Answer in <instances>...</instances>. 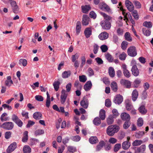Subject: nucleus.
Wrapping results in <instances>:
<instances>
[{
  "label": "nucleus",
  "mask_w": 153,
  "mask_h": 153,
  "mask_svg": "<svg viewBox=\"0 0 153 153\" xmlns=\"http://www.w3.org/2000/svg\"><path fill=\"white\" fill-rule=\"evenodd\" d=\"M128 16L129 18L130 19L131 21H133V19H132V17L129 13H126L124 16V20H126V22H127V21L128 20Z\"/></svg>",
  "instance_id": "obj_52"
},
{
  "label": "nucleus",
  "mask_w": 153,
  "mask_h": 153,
  "mask_svg": "<svg viewBox=\"0 0 153 153\" xmlns=\"http://www.w3.org/2000/svg\"><path fill=\"white\" fill-rule=\"evenodd\" d=\"M100 48L102 52H106L108 49L107 46L105 45H102L100 46Z\"/></svg>",
  "instance_id": "obj_46"
},
{
  "label": "nucleus",
  "mask_w": 153,
  "mask_h": 153,
  "mask_svg": "<svg viewBox=\"0 0 153 153\" xmlns=\"http://www.w3.org/2000/svg\"><path fill=\"white\" fill-rule=\"evenodd\" d=\"M135 62L134 60H132L131 62V65L132 67L131 69V71L132 74L134 76H137L139 75V71L137 66L134 65Z\"/></svg>",
  "instance_id": "obj_3"
},
{
  "label": "nucleus",
  "mask_w": 153,
  "mask_h": 153,
  "mask_svg": "<svg viewBox=\"0 0 153 153\" xmlns=\"http://www.w3.org/2000/svg\"><path fill=\"white\" fill-rule=\"evenodd\" d=\"M68 150L70 152H73L76 151V148L73 146H69L68 147Z\"/></svg>",
  "instance_id": "obj_62"
},
{
  "label": "nucleus",
  "mask_w": 153,
  "mask_h": 153,
  "mask_svg": "<svg viewBox=\"0 0 153 153\" xmlns=\"http://www.w3.org/2000/svg\"><path fill=\"white\" fill-rule=\"evenodd\" d=\"M105 111L103 109H101L100 111L99 117L100 119L102 120H104L105 117Z\"/></svg>",
  "instance_id": "obj_29"
},
{
  "label": "nucleus",
  "mask_w": 153,
  "mask_h": 153,
  "mask_svg": "<svg viewBox=\"0 0 153 153\" xmlns=\"http://www.w3.org/2000/svg\"><path fill=\"white\" fill-rule=\"evenodd\" d=\"M92 84L90 81L87 82L84 86V88L86 91L89 90L91 88Z\"/></svg>",
  "instance_id": "obj_20"
},
{
  "label": "nucleus",
  "mask_w": 153,
  "mask_h": 153,
  "mask_svg": "<svg viewBox=\"0 0 153 153\" xmlns=\"http://www.w3.org/2000/svg\"><path fill=\"white\" fill-rule=\"evenodd\" d=\"M105 104L107 107H110L111 105V102L109 99H107L105 101Z\"/></svg>",
  "instance_id": "obj_61"
},
{
  "label": "nucleus",
  "mask_w": 153,
  "mask_h": 153,
  "mask_svg": "<svg viewBox=\"0 0 153 153\" xmlns=\"http://www.w3.org/2000/svg\"><path fill=\"white\" fill-rule=\"evenodd\" d=\"M67 96V94L66 93L65 90L62 91V94L61 95V102L62 104H63L65 102Z\"/></svg>",
  "instance_id": "obj_13"
},
{
  "label": "nucleus",
  "mask_w": 153,
  "mask_h": 153,
  "mask_svg": "<svg viewBox=\"0 0 153 153\" xmlns=\"http://www.w3.org/2000/svg\"><path fill=\"white\" fill-rule=\"evenodd\" d=\"M98 37L101 40H105L108 38V34L106 32H103L99 34Z\"/></svg>",
  "instance_id": "obj_17"
},
{
  "label": "nucleus",
  "mask_w": 153,
  "mask_h": 153,
  "mask_svg": "<svg viewBox=\"0 0 153 153\" xmlns=\"http://www.w3.org/2000/svg\"><path fill=\"white\" fill-rule=\"evenodd\" d=\"M71 74V72L69 71H64L62 74V77L63 78H67L70 76Z\"/></svg>",
  "instance_id": "obj_28"
},
{
  "label": "nucleus",
  "mask_w": 153,
  "mask_h": 153,
  "mask_svg": "<svg viewBox=\"0 0 153 153\" xmlns=\"http://www.w3.org/2000/svg\"><path fill=\"white\" fill-rule=\"evenodd\" d=\"M125 104L126 109L127 110L130 111L133 108V106L131 101L129 100H126Z\"/></svg>",
  "instance_id": "obj_19"
},
{
  "label": "nucleus",
  "mask_w": 153,
  "mask_h": 153,
  "mask_svg": "<svg viewBox=\"0 0 153 153\" xmlns=\"http://www.w3.org/2000/svg\"><path fill=\"white\" fill-rule=\"evenodd\" d=\"M42 114L40 112H37L33 114V117L35 119H40L42 118Z\"/></svg>",
  "instance_id": "obj_27"
},
{
  "label": "nucleus",
  "mask_w": 153,
  "mask_h": 153,
  "mask_svg": "<svg viewBox=\"0 0 153 153\" xmlns=\"http://www.w3.org/2000/svg\"><path fill=\"white\" fill-rule=\"evenodd\" d=\"M16 147V143L13 142L7 148V151L8 153H10L13 151Z\"/></svg>",
  "instance_id": "obj_14"
},
{
  "label": "nucleus",
  "mask_w": 153,
  "mask_h": 153,
  "mask_svg": "<svg viewBox=\"0 0 153 153\" xmlns=\"http://www.w3.org/2000/svg\"><path fill=\"white\" fill-rule=\"evenodd\" d=\"M60 82L58 81H55L53 84V85L55 90L57 91L59 88Z\"/></svg>",
  "instance_id": "obj_42"
},
{
  "label": "nucleus",
  "mask_w": 153,
  "mask_h": 153,
  "mask_svg": "<svg viewBox=\"0 0 153 153\" xmlns=\"http://www.w3.org/2000/svg\"><path fill=\"white\" fill-rule=\"evenodd\" d=\"M121 118L123 120H130V117L129 115L126 112H123L121 114Z\"/></svg>",
  "instance_id": "obj_18"
},
{
  "label": "nucleus",
  "mask_w": 153,
  "mask_h": 153,
  "mask_svg": "<svg viewBox=\"0 0 153 153\" xmlns=\"http://www.w3.org/2000/svg\"><path fill=\"white\" fill-rule=\"evenodd\" d=\"M99 7L101 9L105 10L107 12H109L110 10V9L109 7L105 3L102 2L99 5Z\"/></svg>",
  "instance_id": "obj_11"
},
{
  "label": "nucleus",
  "mask_w": 153,
  "mask_h": 153,
  "mask_svg": "<svg viewBox=\"0 0 153 153\" xmlns=\"http://www.w3.org/2000/svg\"><path fill=\"white\" fill-rule=\"evenodd\" d=\"M137 126H138L140 127L142 126L143 124V120L142 118H139L137 120Z\"/></svg>",
  "instance_id": "obj_58"
},
{
  "label": "nucleus",
  "mask_w": 153,
  "mask_h": 153,
  "mask_svg": "<svg viewBox=\"0 0 153 153\" xmlns=\"http://www.w3.org/2000/svg\"><path fill=\"white\" fill-rule=\"evenodd\" d=\"M7 114L6 113H4L2 114L0 117V120L2 122L6 121L8 120V118L7 117Z\"/></svg>",
  "instance_id": "obj_33"
},
{
  "label": "nucleus",
  "mask_w": 153,
  "mask_h": 153,
  "mask_svg": "<svg viewBox=\"0 0 153 153\" xmlns=\"http://www.w3.org/2000/svg\"><path fill=\"white\" fill-rule=\"evenodd\" d=\"M101 123L100 119L98 117L95 118L93 120L94 124L96 126H98Z\"/></svg>",
  "instance_id": "obj_43"
},
{
  "label": "nucleus",
  "mask_w": 153,
  "mask_h": 153,
  "mask_svg": "<svg viewBox=\"0 0 153 153\" xmlns=\"http://www.w3.org/2000/svg\"><path fill=\"white\" fill-rule=\"evenodd\" d=\"M104 145V142L103 141H101L100 142L99 144L97 145L96 150L97 151H100Z\"/></svg>",
  "instance_id": "obj_37"
},
{
  "label": "nucleus",
  "mask_w": 153,
  "mask_h": 153,
  "mask_svg": "<svg viewBox=\"0 0 153 153\" xmlns=\"http://www.w3.org/2000/svg\"><path fill=\"white\" fill-rule=\"evenodd\" d=\"M12 7L13 12L14 13H18L19 12V7L15 1H11L9 2Z\"/></svg>",
  "instance_id": "obj_9"
},
{
  "label": "nucleus",
  "mask_w": 153,
  "mask_h": 153,
  "mask_svg": "<svg viewBox=\"0 0 153 153\" xmlns=\"http://www.w3.org/2000/svg\"><path fill=\"white\" fill-rule=\"evenodd\" d=\"M19 64H22L24 66H25L27 64V62L26 59H20L19 60Z\"/></svg>",
  "instance_id": "obj_49"
},
{
  "label": "nucleus",
  "mask_w": 153,
  "mask_h": 153,
  "mask_svg": "<svg viewBox=\"0 0 153 153\" xmlns=\"http://www.w3.org/2000/svg\"><path fill=\"white\" fill-rule=\"evenodd\" d=\"M114 118L112 115H110L107 119V123L108 125L112 124L114 122Z\"/></svg>",
  "instance_id": "obj_30"
},
{
  "label": "nucleus",
  "mask_w": 153,
  "mask_h": 153,
  "mask_svg": "<svg viewBox=\"0 0 153 153\" xmlns=\"http://www.w3.org/2000/svg\"><path fill=\"white\" fill-rule=\"evenodd\" d=\"M120 84L127 88H130L131 86V82L127 80L121 79L120 81Z\"/></svg>",
  "instance_id": "obj_16"
},
{
  "label": "nucleus",
  "mask_w": 153,
  "mask_h": 153,
  "mask_svg": "<svg viewBox=\"0 0 153 153\" xmlns=\"http://www.w3.org/2000/svg\"><path fill=\"white\" fill-rule=\"evenodd\" d=\"M44 133V131L42 129H38L36 130L35 132L36 136L41 135Z\"/></svg>",
  "instance_id": "obj_48"
},
{
  "label": "nucleus",
  "mask_w": 153,
  "mask_h": 153,
  "mask_svg": "<svg viewBox=\"0 0 153 153\" xmlns=\"http://www.w3.org/2000/svg\"><path fill=\"white\" fill-rule=\"evenodd\" d=\"M138 92L136 90H134L132 94V100L133 101H135L138 97Z\"/></svg>",
  "instance_id": "obj_22"
},
{
  "label": "nucleus",
  "mask_w": 153,
  "mask_h": 153,
  "mask_svg": "<svg viewBox=\"0 0 153 153\" xmlns=\"http://www.w3.org/2000/svg\"><path fill=\"white\" fill-rule=\"evenodd\" d=\"M131 123L129 120L126 121L124 123L123 127L125 129H127L130 126Z\"/></svg>",
  "instance_id": "obj_50"
},
{
  "label": "nucleus",
  "mask_w": 153,
  "mask_h": 153,
  "mask_svg": "<svg viewBox=\"0 0 153 153\" xmlns=\"http://www.w3.org/2000/svg\"><path fill=\"white\" fill-rule=\"evenodd\" d=\"M28 139V131H25L24 134V136L22 138V141L23 142H26Z\"/></svg>",
  "instance_id": "obj_38"
},
{
  "label": "nucleus",
  "mask_w": 153,
  "mask_h": 153,
  "mask_svg": "<svg viewBox=\"0 0 153 153\" xmlns=\"http://www.w3.org/2000/svg\"><path fill=\"white\" fill-rule=\"evenodd\" d=\"M139 112L142 114H145L147 112V111L144 105L141 106L138 109Z\"/></svg>",
  "instance_id": "obj_40"
},
{
  "label": "nucleus",
  "mask_w": 153,
  "mask_h": 153,
  "mask_svg": "<svg viewBox=\"0 0 153 153\" xmlns=\"http://www.w3.org/2000/svg\"><path fill=\"white\" fill-rule=\"evenodd\" d=\"M105 57L106 59L109 62H112L114 61V58L109 53H108L105 55Z\"/></svg>",
  "instance_id": "obj_36"
},
{
  "label": "nucleus",
  "mask_w": 153,
  "mask_h": 153,
  "mask_svg": "<svg viewBox=\"0 0 153 153\" xmlns=\"http://www.w3.org/2000/svg\"><path fill=\"white\" fill-rule=\"evenodd\" d=\"M144 134V131H139L136 133L135 136L138 138H140Z\"/></svg>",
  "instance_id": "obj_56"
},
{
  "label": "nucleus",
  "mask_w": 153,
  "mask_h": 153,
  "mask_svg": "<svg viewBox=\"0 0 153 153\" xmlns=\"http://www.w3.org/2000/svg\"><path fill=\"white\" fill-rule=\"evenodd\" d=\"M108 73L110 76L112 77H113L115 75V71L114 68L112 67H110L109 68L108 70Z\"/></svg>",
  "instance_id": "obj_35"
},
{
  "label": "nucleus",
  "mask_w": 153,
  "mask_h": 153,
  "mask_svg": "<svg viewBox=\"0 0 153 153\" xmlns=\"http://www.w3.org/2000/svg\"><path fill=\"white\" fill-rule=\"evenodd\" d=\"M100 24L102 28L105 30L110 29L111 26V23L105 20L102 21Z\"/></svg>",
  "instance_id": "obj_7"
},
{
  "label": "nucleus",
  "mask_w": 153,
  "mask_h": 153,
  "mask_svg": "<svg viewBox=\"0 0 153 153\" xmlns=\"http://www.w3.org/2000/svg\"><path fill=\"white\" fill-rule=\"evenodd\" d=\"M133 2L137 8H140L141 7V4L138 1L134 0Z\"/></svg>",
  "instance_id": "obj_60"
},
{
  "label": "nucleus",
  "mask_w": 153,
  "mask_h": 153,
  "mask_svg": "<svg viewBox=\"0 0 153 153\" xmlns=\"http://www.w3.org/2000/svg\"><path fill=\"white\" fill-rule=\"evenodd\" d=\"M100 13L101 15L103 16L104 19L106 20V21H108L112 19V17H111L106 14L105 13L103 12H100Z\"/></svg>",
  "instance_id": "obj_34"
},
{
  "label": "nucleus",
  "mask_w": 153,
  "mask_h": 153,
  "mask_svg": "<svg viewBox=\"0 0 153 153\" xmlns=\"http://www.w3.org/2000/svg\"><path fill=\"white\" fill-rule=\"evenodd\" d=\"M14 127V124L12 122H7L0 125V127L5 129L7 130H12Z\"/></svg>",
  "instance_id": "obj_2"
},
{
  "label": "nucleus",
  "mask_w": 153,
  "mask_h": 153,
  "mask_svg": "<svg viewBox=\"0 0 153 153\" xmlns=\"http://www.w3.org/2000/svg\"><path fill=\"white\" fill-rule=\"evenodd\" d=\"M90 19L86 15H84L83 16L82 24L83 25L86 26L89 24Z\"/></svg>",
  "instance_id": "obj_10"
},
{
  "label": "nucleus",
  "mask_w": 153,
  "mask_h": 153,
  "mask_svg": "<svg viewBox=\"0 0 153 153\" xmlns=\"http://www.w3.org/2000/svg\"><path fill=\"white\" fill-rule=\"evenodd\" d=\"M91 9L89 5L82 6V12L84 13H87Z\"/></svg>",
  "instance_id": "obj_26"
},
{
  "label": "nucleus",
  "mask_w": 153,
  "mask_h": 153,
  "mask_svg": "<svg viewBox=\"0 0 153 153\" xmlns=\"http://www.w3.org/2000/svg\"><path fill=\"white\" fill-rule=\"evenodd\" d=\"M130 145L131 144L128 141H125L122 144V148L124 150H127L130 147Z\"/></svg>",
  "instance_id": "obj_21"
},
{
  "label": "nucleus",
  "mask_w": 153,
  "mask_h": 153,
  "mask_svg": "<svg viewBox=\"0 0 153 153\" xmlns=\"http://www.w3.org/2000/svg\"><path fill=\"white\" fill-rule=\"evenodd\" d=\"M112 113L113 115H112L113 116L114 118L116 117L119 115V113L117 110L115 109H114L112 110Z\"/></svg>",
  "instance_id": "obj_51"
},
{
  "label": "nucleus",
  "mask_w": 153,
  "mask_h": 153,
  "mask_svg": "<svg viewBox=\"0 0 153 153\" xmlns=\"http://www.w3.org/2000/svg\"><path fill=\"white\" fill-rule=\"evenodd\" d=\"M120 129L119 126L116 125H113L109 126L107 128L106 133L107 134L110 136H113Z\"/></svg>",
  "instance_id": "obj_1"
},
{
  "label": "nucleus",
  "mask_w": 153,
  "mask_h": 153,
  "mask_svg": "<svg viewBox=\"0 0 153 153\" xmlns=\"http://www.w3.org/2000/svg\"><path fill=\"white\" fill-rule=\"evenodd\" d=\"M13 83V81L11 79V77L10 76H7V79L4 82L5 86L8 88H10Z\"/></svg>",
  "instance_id": "obj_15"
},
{
  "label": "nucleus",
  "mask_w": 153,
  "mask_h": 153,
  "mask_svg": "<svg viewBox=\"0 0 153 153\" xmlns=\"http://www.w3.org/2000/svg\"><path fill=\"white\" fill-rule=\"evenodd\" d=\"M132 16L134 17L136 19H138V15L137 13V11L136 10H134L131 13Z\"/></svg>",
  "instance_id": "obj_57"
},
{
  "label": "nucleus",
  "mask_w": 153,
  "mask_h": 153,
  "mask_svg": "<svg viewBox=\"0 0 153 153\" xmlns=\"http://www.w3.org/2000/svg\"><path fill=\"white\" fill-rule=\"evenodd\" d=\"M138 148L139 149L141 153H143L146 150V146L145 145H142Z\"/></svg>",
  "instance_id": "obj_64"
},
{
  "label": "nucleus",
  "mask_w": 153,
  "mask_h": 153,
  "mask_svg": "<svg viewBox=\"0 0 153 153\" xmlns=\"http://www.w3.org/2000/svg\"><path fill=\"white\" fill-rule=\"evenodd\" d=\"M121 145L120 143H117L116 144L114 147V151L115 152L118 151L121 148Z\"/></svg>",
  "instance_id": "obj_54"
},
{
  "label": "nucleus",
  "mask_w": 153,
  "mask_h": 153,
  "mask_svg": "<svg viewBox=\"0 0 153 153\" xmlns=\"http://www.w3.org/2000/svg\"><path fill=\"white\" fill-rule=\"evenodd\" d=\"M80 105L85 109H87L89 105V101L87 96H84L80 102Z\"/></svg>",
  "instance_id": "obj_4"
},
{
  "label": "nucleus",
  "mask_w": 153,
  "mask_h": 153,
  "mask_svg": "<svg viewBox=\"0 0 153 153\" xmlns=\"http://www.w3.org/2000/svg\"><path fill=\"white\" fill-rule=\"evenodd\" d=\"M125 39L128 41L131 42L132 41V39L130 35V34L128 32H126L125 34Z\"/></svg>",
  "instance_id": "obj_45"
},
{
  "label": "nucleus",
  "mask_w": 153,
  "mask_h": 153,
  "mask_svg": "<svg viewBox=\"0 0 153 153\" xmlns=\"http://www.w3.org/2000/svg\"><path fill=\"white\" fill-rule=\"evenodd\" d=\"M12 119L19 126L21 127L22 126V122L16 115L13 114L12 115Z\"/></svg>",
  "instance_id": "obj_6"
},
{
  "label": "nucleus",
  "mask_w": 153,
  "mask_h": 153,
  "mask_svg": "<svg viewBox=\"0 0 153 153\" xmlns=\"http://www.w3.org/2000/svg\"><path fill=\"white\" fill-rule=\"evenodd\" d=\"M111 89L114 92H116L118 89L117 83L115 82H112L111 84Z\"/></svg>",
  "instance_id": "obj_25"
},
{
  "label": "nucleus",
  "mask_w": 153,
  "mask_h": 153,
  "mask_svg": "<svg viewBox=\"0 0 153 153\" xmlns=\"http://www.w3.org/2000/svg\"><path fill=\"white\" fill-rule=\"evenodd\" d=\"M143 143V141L141 140H136L133 143V146H138Z\"/></svg>",
  "instance_id": "obj_41"
},
{
  "label": "nucleus",
  "mask_w": 153,
  "mask_h": 153,
  "mask_svg": "<svg viewBox=\"0 0 153 153\" xmlns=\"http://www.w3.org/2000/svg\"><path fill=\"white\" fill-rule=\"evenodd\" d=\"M126 56V54L125 52H123L120 54L119 56V58L120 59L122 60H124L125 59Z\"/></svg>",
  "instance_id": "obj_53"
},
{
  "label": "nucleus",
  "mask_w": 153,
  "mask_h": 153,
  "mask_svg": "<svg viewBox=\"0 0 153 153\" xmlns=\"http://www.w3.org/2000/svg\"><path fill=\"white\" fill-rule=\"evenodd\" d=\"M125 4L128 10L130 11H133L134 9V7L132 3L128 0H126Z\"/></svg>",
  "instance_id": "obj_12"
},
{
  "label": "nucleus",
  "mask_w": 153,
  "mask_h": 153,
  "mask_svg": "<svg viewBox=\"0 0 153 153\" xmlns=\"http://www.w3.org/2000/svg\"><path fill=\"white\" fill-rule=\"evenodd\" d=\"M89 142L91 144H95L98 141V140L96 137H91L89 139Z\"/></svg>",
  "instance_id": "obj_31"
},
{
  "label": "nucleus",
  "mask_w": 153,
  "mask_h": 153,
  "mask_svg": "<svg viewBox=\"0 0 153 153\" xmlns=\"http://www.w3.org/2000/svg\"><path fill=\"white\" fill-rule=\"evenodd\" d=\"M76 32L77 35H78L81 30V23L79 21H78L76 24Z\"/></svg>",
  "instance_id": "obj_24"
},
{
  "label": "nucleus",
  "mask_w": 153,
  "mask_h": 153,
  "mask_svg": "<svg viewBox=\"0 0 153 153\" xmlns=\"http://www.w3.org/2000/svg\"><path fill=\"white\" fill-rule=\"evenodd\" d=\"M79 81L82 82H84L87 80V78L86 76L84 75L79 76Z\"/></svg>",
  "instance_id": "obj_55"
},
{
  "label": "nucleus",
  "mask_w": 153,
  "mask_h": 153,
  "mask_svg": "<svg viewBox=\"0 0 153 153\" xmlns=\"http://www.w3.org/2000/svg\"><path fill=\"white\" fill-rule=\"evenodd\" d=\"M143 25L145 27L148 28H151L152 27V23L150 22H145L143 23Z\"/></svg>",
  "instance_id": "obj_44"
},
{
  "label": "nucleus",
  "mask_w": 153,
  "mask_h": 153,
  "mask_svg": "<svg viewBox=\"0 0 153 153\" xmlns=\"http://www.w3.org/2000/svg\"><path fill=\"white\" fill-rule=\"evenodd\" d=\"M142 31L143 34L146 36H149L150 35L151 31L150 29H147L145 28L143 29Z\"/></svg>",
  "instance_id": "obj_32"
},
{
  "label": "nucleus",
  "mask_w": 153,
  "mask_h": 153,
  "mask_svg": "<svg viewBox=\"0 0 153 153\" xmlns=\"http://www.w3.org/2000/svg\"><path fill=\"white\" fill-rule=\"evenodd\" d=\"M128 55L131 56H135L137 54L136 48L134 46H131L128 48L127 50Z\"/></svg>",
  "instance_id": "obj_5"
},
{
  "label": "nucleus",
  "mask_w": 153,
  "mask_h": 153,
  "mask_svg": "<svg viewBox=\"0 0 153 153\" xmlns=\"http://www.w3.org/2000/svg\"><path fill=\"white\" fill-rule=\"evenodd\" d=\"M23 151L24 153H30L31 149L29 146H25L23 147Z\"/></svg>",
  "instance_id": "obj_39"
},
{
  "label": "nucleus",
  "mask_w": 153,
  "mask_h": 153,
  "mask_svg": "<svg viewBox=\"0 0 153 153\" xmlns=\"http://www.w3.org/2000/svg\"><path fill=\"white\" fill-rule=\"evenodd\" d=\"M11 132L10 131L6 132L4 134V137L6 139H9L11 136Z\"/></svg>",
  "instance_id": "obj_63"
},
{
  "label": "nucleus",
  "mask_w": 153,
  "mask_h": 153,
  "mask_svg": "<svg viewBox=\"0 0 153 153\" xmlns=\"http://www.w3.org/2000/svg\"><path fill=\"white\" fill-rule=\"evenodd\" d=\"M99 46L97 44H94L93 46V52L95 54H97L99 49Z\"/></svg>",
  "instance_id": "obj_47"
},
{
  "label": "nucleus",
  "mask_w": 153,
  "mask_h": 153,
  "mask_svg": "<svg viewBox=\"0 0 153 153\" xmlns=\"http://www.w3.org/2000/svg\"><path fill=\"white\" fill-rule=\"evenodd\" d=\"M123 100V97L120 94H118L116 95L114 98V102L118 104H121Z\"/></svg>",
  "instance_id": "obj_8"
},
{
  "label": "nucleus",
  "mask_w": 153,
  "mask_h": 153,
  "mask_svg": "<svg viewBox=\"0 0 153 153\" xmlns=\"http://www.w3.org/2000/svg\"><path fill=\"white\" fill-rule=\"evenodd\" d=\"M123 73L124 76L127 78H129L131 76V74L128 70L123 71Z\"/></svg>",
  "instance_id": "obj_59"
},
{
  "label": "nucleus",
  "mask_w": 153,
  "mask_h": 153,
  "mask_svg": "<svg viewBox=\"0 0 153 153\" xmlns=\"http://www.w3.org/2000/svg\"><path fill=\"white\" fill-rule=\"evenodd\" d=\"M91 33V29L90 27L86 28L84 31V33L87 38H88L90 36Z\"/></svg>",
  "instance_id": "obj_23"
}]
</instances>
